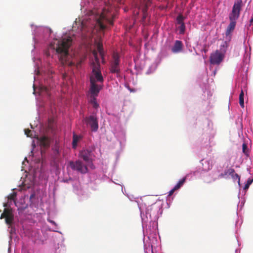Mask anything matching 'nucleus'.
I'll return each instance as SVG.
<instances>
[{"mask_svg": "<svg viewBox=\"0 0 253 253\" xmlns=\"http://www.w3.org/2000/svg\"><path fill=\"white\" fill-rule=\"evenodd\" d=\"M72 40L71 37L64 38L61 40H56L50 44L51 47L56 50L59 54V59L62 64H68L69 52L68 49L72 44ZM71 65V63H69Z\"/></svg>", "mask_w": 253, "mask_h": 253, "instance_id": "1", "label": "nucleus"}, {"mask_svg": "<svg viewBox=\"0 0 253 253\" xmlns=\"http://www.w3.org/2000/svg\"><path fill=\"white\" fill-rule=\"evenodd\" d=\"M244 6L242 0H236L233 4L231 12L229 15L230 23L226 31V35H229L235 29L236 20L239 18L242 7Z\"/></svg>", "mask_w": 253, "mask_h": 253, "instance_id": "2", "label": "nucleus"}, {"mask_svg": "<svg viewBox=\"0 0 253 253\" xmlns=\"http://www.w3.org/2000/svg\"><path fill=\"white\" fill-rule=\"evenodd\" d=\"M93 53L96 62L92 63V73L90 76V82L103 83L104 79L100 70V64L99 59L97 56V52L94 51Z\"/></svg>", "mask_w": 253, "mask_h": 253, "instance_id": "3", "label": "nucleus"}, {"mask_svg": "<svg viewBox=\"0 0 253 253\" xmlns=\"http://www.w3.org/2000/svg\"><path fill=\"white\" fill-rule=\"evenodd\" d=\"M106 24H109L112 26L113 25V18L110 19L109 16L105 14L104 12L101 13L97 20L96 24L99 27L100 30H104L107 28Z\"/></svg>", "mask_w": 253, "mask_h": 253, "instance_id": "4", "label": "nucleus"}, {"mask_svg": "<svg viewBox=\"0 0 253 253\" xmlns=\"http://www.w3.org/2000/svg\"><path fill=\"white\" fill-rule=\"evenodd\" d=\"M112 60L110 62V71L112 73H116L119 75L120 73V56L117 53L113 54Z\"/></svg>", "mask_w": 253, "mask_h": 253, "instance_id": "5", "label": "nucleus"}, {"mask_svg": "<svg viewBox=\"0 0 253 253\" xmlns=\"http://www.w3.org/2000/svg\"><path fill=\"white\" fill-rule=\"evenodd\" d=\"M69 166L72 169L76 170L81 173L84 174L88 172L87 165L84 164L81 161L78 160L76 162L70 161L69 162Z\"/></svg>", "mask_w": 253, "mask_h": 253, "instance_id": "6", "label": "nucleus"}, {"mask_svg": "<svg viewBox=\"0 0 253 253\" xmlns=\"http://www.w3.org/2000/svg\"><path fill=\"white\" fill-rule=\"evenodd\" d=\"M92 151L90 149L83 150L80 152V157L88 164V166L91 168L94 169V166L92 162Z\"/></svg>", "mask_w": 253, "mask_h": 253, "instance_id": "7", "label": "nucleus"}, {"mask_svg": "<svg viewBox=\"0 0 253 253\" xmlns=\"http://www.w3.org/2000/svg\"><path fill=\"white\" fill-rule=\"evenodd\" d=\"M85 123L90 126L92 131H96L98 128V119L96 115H90L84 118Z\"/></svg>", "mask_w": 253, "mask_h": 253, "instance_id": "8", "label": "nucleus"}, {"mask_svg": "<svg viewBox=\"0 0 253 253\" xmlns=\"http://www.w3.org/2000/svg\"><path fill=\"white\" fill-rule=\"evenodd\" d=\"M223 55L218 50H216L211 54L210 63L213 65H219L223 60Z\"/></svg>", "mask_w": 253, "mask_h": 253, "instance_id": "9", "label": "nucleus"}, {"mask_svg": "<svg viewBox=\"0 0 253 253\" xmlns=\"http://www.w3.org/2000/svg\"><path fill=\"white\" fill-rule=\"evenodd\" d=\"M151 4L150 0H143L141 2V6L140 7V9L142 10L143 13V17H142V23L144 24H147V22H146V18L148 17L147 14V9L148 7Z\"/></svg>", "mask_w": 253, "mask_h": 253, "instance_id": "10", "label": "nucleus"}, {"mask_svg": "<svg viewBox=\"0 0 253 253\" xmlns=\"http://www.w3.org/2000/svg\"><path fill=\"white\" fill-rule=\"evenodd\" d=\"M102 85L96 83H90V92L91 96H96L101 89Z\"/></svg>", "mask_w": 253, "mask_h": 253, "instance_id": "11", "label": "nucleus"}, {"mask_svg": "<svg viewBox=\"0 0 253 253\" xmlns=\"http://www.w3.org/2000/svg\"><path fill=\"white\" fill-rule=\"evenodd\" d=\"M38 139L41 147L44 148H47L49 147L50 144V139L48 137L43 135L40 137H38Z\"/></svg>", "mask_w": 253, "mask_h": 253, "instance_id": "12", "label": "nucleus"}, {"mask_svg": "<svg viewBox=\"0 0 253 253\" xmlns=\"http://www.w3.org/2000/svg\"><path fill=\"white\" fill-rule=\"evenodd\" d=\"M183 48V44L180 41H175L174 45L171 48V51L173 53H176L180 52L182 51Z\"/></svg>", "mask_w": 253, "mask_h": 253, "instance_id": "13", "label": "nucleus"}, {"mask_svg": "<svg viewBox=\"0 0 253 253\" xmlns=\"http://www.w3.org/2000/svg\"><path fill=\"white\" fill-rule=\"evenodd\" d=\"M83 138L82 135H77L75 133H73V142H72V146L73 148L75 149L77 146L78 143L82 140Z\"/></svg>", "mask_w": 253, "mask_h": 253, "instance_id": "14", "label": "nucleus"}, {"mask_svg": "<svg viewBox=\"0 0 253 253\" xmlns=\"http://www.w3.org/2000/svg\"><path fill=\"white\" fill-rule=\"evenodd\" d=\"M5 222L8 225H11L14 219V215L12 213L11 210H10L9 212L5 217Z\"/></svg>", "mask_w": 253, "mask_h": 253, "instance_id": "15", "label": "nucleus"}, {"mask_svg": "<svg viewBox=\"0 0 253 253\" xmlns=\"http://www.w3.org/2000/svg\"><path fill=\"white\" fill-rule=\"evenodd\" d=\"M239 104L242 108L244 107V93L242 90L239 95Z\"/></svg>", "mask_w": 253, "mask_h": 253, "instance_id": "16", "label": "nucleus"}, {"mask_svg": "<svg viewBox=\"0 0 253 253\" xmlns=\"http://www.w3.org/2000/svg\"><path fill=\"white\" fill-rule=\"evenodd\" d=\"M186 180V178L184 177L182 179H180L178 182L175 185L174 187L176 190L179 189L184 183Z\"/></svg>", "mask_w": 253, "mask_h": 253, "instance_id": "17", "label": "nucleus"}, {"mask_svg": "<svg viewBox=\"0 0 253 253\" xmlns=\"http://www.w3.org/2000/svg\"><path fill=\"white\" fill-rule=\"evenodd\" d=\"M91 98L90 102L92 104L93 107L94 108H97L99 105L96 102L95 96H91Z\"/></svg>", "mask_w": 253, "mask_h": 253, "instance_id": "18", "label": "nucleus"}, {"mask_svg": "<svg viewBox=\"0 0 253 253\" xmlns=\"http://www.w3.org/2000/svg\"><path fill=\"white\" fill-rule=\"evenodd\" d=\"M185 18L182 15L179 14L176 18V21L178 24H182L184 23L183 21Z\"/></svg>", "mask_w": 253, "mask_h": 253, "instance_id": "19", "label": "nucleus"}, {"mask_svg": "<svg viewBox=\"0 0 253 253\" xmlns=\"http://www.w3.org/2000/svg\"><path fill=\"white\" fill-rule=\"evenodd\" d=\"M97 50L100 55L101 56L103 57V45L101 43H98L97 45Z\"/></svg>", "mask_w": 253, "mask_h": 253, "instance_id": "20", "label": "nucleus"}, {"mask_svg": "<svg viewBox=\"0 0 253 253\" xmlns=\"http://www.w3.org/2000/svg\"><path fill=\"white\" fill-rule=\"evenodd\" d=\"M178 30H179L180 34H183L185 31V26L184 23L180 24V26L178 27Z\"/></svg>", "mask_w": 253, "mask_h": 253, "instance_id": "21", "label": "nucleus"}, {"mask_svg": "<svg viewBox=\"0 0 253 253\" xmlns=\"http://www.w3.org/2000/svg\"><path fill=\"white\" fill-rule=\"evenodd\" d=\"M242 151L247 156L249 155V151L247 148V145L244 143L242 145Z\"/></svg>", "mask_w": 253, "mask_h": 253, "instance_id": "22", "label": "nucleus"}, {"mask_svg": "<svg viewBox=\"0 0 253 253\" xmlns=\"http://www.w3.org/2000/svg\"><path fill=\"white\" fill-rule=\"evenodd\" d=\"M10 210V209H6V208L4 209L3 213L0 215V219H2L3 218H5V217H6L7 214H8V212H9Z\"/></svg>", "mask_w": 253, "mask_h": 253, "instance_id": "23", "label": "nucleus"}, {"mask_svg": "<svg viewBox=\"0 0 253 253\" xmlns=\"http://www.w3.org/2000/svg\"><path fill=\"white\" fill-rule=\"evenodd\" d=\"M253 182V179H249L247 180V183L244 186V189L245 190L248 189L249 188L250 185Z\"/></svg>", "mask_w": 253, "mask_h": 253, "instance_id": "24", "label": "nucleus"}, {"mask_svg": "<svg viewBox=\"0 0 253 253\" xmlns=\"http://www.w3.org/2000/svg\"><path fill=\"white\" fill-rule=\"evenodd\" d=\"M16 196V193L15 192H13V193L10 194L8 196V200H11L14 201Z\"/></svg>", "mask_w": 253, "mask_h": 253, "instance_id": "25", "label": "nucleus"}, {"mask_svg": "<svg viewBox=\"0 0 253 253\" xmlns=\"http://www.w3.org/2000/svg\"><path fill=\"white\" fill-rule=\"evenodd\" d=\"M25 133L28 137H32V132L29 129H26L25 130Z\"/></svg>", "mask_w": 253, "mask_h": 253, "instance_id": "26", "label": "nucleus"}, {"mask_svg": "<svg viewBox=\"0 0 253 253\" xmlns=\"http://www.w3.org/2000/svg\"><path fill=\"white\" fill-rule=\"evenodd\" d=\"M233 179H238V183H240V177L237 173H234L233 175L231 176Z\"/></svg>", "mask_w": 253, "mask_h": 253, "instance_id": "27", "label": "nucleus"}, {"mask_svg": "<svg viewBox=\"0 0 253 253\" xmlns=\"http://www.w3.org/2000/svg\"><path fill=\"white\" fill-rule=\"evenodd\" d=\"M228 174L231 175V176L235 173V170L234 169H232V168H230V169H228Z\"/></svg>", "mask_w": 253, "mask_h": 253, "instance_id": "28", "label": "nucleus"}, {"mask_svg": "<svg viewBox=\"0 0 253 253\" xmlns=\"http://www.w3.org/2000/svg\"><path fill=\"white\" fill-rule=\"evenodd\" d=\"M53 123L51 122L50 121L48 123V127L49 129L53 130Z\"/></svg>", "mask_w": 253, "mask_h": 253, "instance_id": "29", "label": "nucleus"}, {"mask_svg": "<svg viewBox=\"0 0 253 253\" xmlns=\"http://www.w3.org/2000/svg\"><path fill=\"white\" fill-rule=\"evenodd\" d=\"M175 190H177L174 187H173L169 192L168 196H171L173 193L174 192Z\"/></svg>", "mask_w": 253, "mask_h": 253, "instance_id": "30", "label": "nucleus"}, {"mask_svg": "<svg viewBox=\"0 0 253 253\" xmlns=\"http://www.w3.org/2000/svg\"><path fill=\"white\" fill-rule=\"evenodd\" d=\"M225 176V175L223 173H221L219 175L218 177L219 178H223V177H224Z\"/></svg>", "mask_w": 253, "mask_h": 253, "instance_id": "31", "label": "nucleus"}, {"mask_svg": "<svg viewBox=\"0 0 253 253\" xmlns=\"http://www.w3.org/2000/svg\"><path fill=\"white\" fill-rule=\"evenodd\" d=\"M224 174L226 176V175L228 174V169L226 170H225L223 172Z\"/></svg>", "mask_w": 253, "mask_h": 253, "instance_id": "32", "label": "nucleus"}, {"mask_svg": "<svg viewBox=\"0 0 253 253\" xmlns=\"http://www.w3.org/2000/svg\"><path fill=\"white\" fill-rule=\"evenodd\" d=\"M55 153L56 154H59V150H58V149H56V148L55 151Z\"/></svg>", "mask_w": 253, "mask_h": 253, "instance_id": "33", "label": "nucleus"}, {"mask_svg": "<svg viewBox=\"0 0 253 253\" xmlns=\"http://www.w3.org/2000/svg\"><path fill=\"white\" fill-rule=\"evenodd\" d=\"M202 51H203L205 53H206L208 51V49L205 48L202 50Z\"/></svg>", "mask_w": 253, "mask_h": 253, "instance_id": "34", "label": "nucleus"}, {"mask_svg": "<svg viewBox=\"0 0 253 253\" xmlns=\"http://www.w3.org/2000/svg\"><path fill=\"white\" fill-rule=\"evenodd\" d=\"M46 30L49 31V34H50L52 32L51 30L50 29H47Z\"/></svg>", "mask_w": 253, "mask_h": 253, "instance_id": "35", "label": "nucleus"}, {"mask_svg": "<svg viewBox=\"0 0 253 253\" xmlns=\"http://www.w3.org/2000/svg\"><path fill=\"white\" fill-rule=\"evenodd\" d=\"M34 196H35V194H32L30 196V199H32V198H33Z\"/></svg>", "mask_w": 253, "mask_h": 253, "instance_id": "36", "label": "nucleus"}, {"mask_svg": "<svg viewBox=\"0 0 253 253\" xmlns=\"http://www.w3.org/2000/svg\"><path fill=\"white\" fill-rule=\"evenodd\" d=\"M50 222L52 223L53 224H55V222L54 221H52V220H50Z\"/></svg>", "mask_w": 253, "mask_h": 253, "instance_id": "37", "label": "nucleus"}, {"mask_svg": "<svg viewBox=\"0 0 253 253\" xmlns=\"http://www.w3.org/2000/svg\"><path fill=\"white\" fill-rule=\"evenodd\" d=\"M250 22H251V23L253 22V17L251 19V20H250Z\"/></svg>", "mask_w": 253, "mask_h": 253, "instance_id": "38", "label": "nucleus"}, {"mask_svg": "<svg viewBox=\"0 0 253 253\" xmlns=\"http://www.w3.org/2000/svg\"><path fill=\"white\" fill-rule=\"evenodd\" d=\"M6 204H4V207H6Z\"/></svg>", "mask_w": 253, "mask_h": 253, "instance_id": "39", "label": "nucleus"}, {"mask_svg": "<svg viewBox=\"0 0 253 253\" xmlns=\"http://www.w3.org/2000/svg\"><path fill=\"white\" fill-rule=\"evenodd\" d=\"M151 253H153V250H152V249L151 250Z\"/></svg>", "mask_w": 253, "mask_h": 253, "instance_id": "40", "label": "nucleus"}]
</instances>
